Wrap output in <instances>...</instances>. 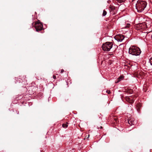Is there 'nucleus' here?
<instances>
[{"label":"nucleus","mask_w":152,"mask_h":152,"mask_svg":"<svg viewBox=\"0 0 152 152\" xmlns=\"http://www.w3.org/2000/svg\"><path fill=\"white\" fill-rule=\"evenodd\" d=\"M147 3L145 1L138 0L136 4V7L138 12H141L146 7Z\"/></svg>","instance_id":"1"},{"label":"nucleus","mask_w":152,"mask_h":152,"mask_svg":"<svg viewBox=\"0 0 152 152\" xmlns=\"http://www.w3.org/2000/svg\"><path fill=\"white\" fill-rule=\"evenodd\" d=\"M129 53L133 55L138 56L141 53L140 49L134 46H131L129 49Z\"/></svg>","instance_id":"2"},{"label":"nucleus","mask_w":152,"mask_h":152,"mask_svg":"<svg viewBox=\"0 0 152 152\" xmlns=\"http://www.w3.org/2000/svg\"><path fill=\"white\" fill-rule=\"evenodd\" d=\"M113 44L112 43L110 42H107L103 44L102 45V47L104 50L108 51L111 48Z\"/></svg>","instance_id":"3"},{"label":"nucleus","mask_w":152,"mask_h":152,"mask_svg":"<svg viewBox=\"0 0 152 152\" xmlns=\"http://www.w3.org/2000/svg\"><path fill=\"white\" fill-rule=\"evenodd\" d=\"M127 121L130 126L134 125L137 123V121L132 117H130L128 118Z\"/></svg>","instance_id":"4"},{"label":"nucleus","mask_w":152,"mask_h":152,"mask_svg":"<svg viewBox=\"0 0 152 152\" xmlns=\"http://www.w3.org/2000/svg\"><path fill=\"white\" fill-rule=\"evenodd\" d=\"M35 28L37 31H41L43 28L42 24L39 22H37L35 23Z\"/></svg>","instance_id":"5"},{"label":"nucleus","mask_w":152,"mask_h":152,"mask_svg":"<svg viewBox=\"0 0 152 152\" xmlns=\"http://www.w3.org/2000/svg\"><path fill=\"white\" fill-rule=\"evenodd\" d=\"M126 101L131 104L134 103V100L135 99V96H126L125 98Z\"/></svg>","instance_id":"6"},{"label":"nucleus","mask_w":152,"mask_h":152,"mask_svg":"<svg viewBox=\"0 0 152 152\" xmlns=\"http://www.w3.org/2000/svg\"><path fill=\"white\" fill-rule=\"evenodd\" d=\"M124 37L122 35H118L115 37V39L118 41L121 42L124 39Z\"/></svg>","instance_id":"7"},{"label":"nucleus","mask_w":152,"mask_h":152,"mask_svg":"<svg viewBox=\"0 0 152 152\" xmlns=\"http://www.w3.org/2000/svg\"><path fill=\"white\" fill-rule=\"evenodd\" d=\"M110 12L111 14L114 15L117 12V8L113 6H111L110 7Z\"/></svg>","instance_id":"8"},{"label":"nucleus","mask_w":152,"mask_h":152,"mask_svg":"<svg viewBox=\"0 0 152 152\" xmlns=\"http://www.w3.org/2000/svg\"><path fill=\"white\" fill-rule=\"evenodd\" d=\"M142 107V104L140 102H139L137 104L136 108L137 110V111L138 113H140L141 110V109Z\"/></svg>","instance_id":"9"},{"label":"nucleus","mask_w":152,"mask_h":152,"mask_svg":"<svg viewBox=\"0 0 152 152\" xmlns=\"http://www.w3.org/2000/svg\"><path fill=\"white\" fill-rule=\"evenodd\" d=\"M118 121L117 119V118L116 116L113 120L112 121L111 123L115 125H116L118 124Z\"/></svg>","instance_id":"10"},{"label":"nucleus","mask_w":152,"mask_h":152,"mask_svg":"<svg viewBox=\"0 0 152 152\" xmlns=\"http://www.w3.org/2000/svg\"><path fill=\"white\" fill-rule=\"evenodd\" d=\"M116 116H114L113 115H111L110 116V117L109 118L108 120L111 123L112 121L115 118Z\"/></svg>","instance_id":"11"},{"label":"nucleus","mask_w":152,"mask_h":152,"mask_svg":"<svg viewBox=\"0 0 152 152\" xmlns=\"http://www.w3.org/2000/svg\"><path fill=\"white\" fill-rule=\"evenodd\" d=\"M124 78V76H121L119 77L117 80V82L116 83H118L120 81L122 80H123Z\"/></svg>","instance_id":"12"},{"label":"nucleus","mask_w":152,"mask_h":152,"mask_svg":"<svg viewBox=\"0 0 152 152\" xmlns=\"http://www.w3.org/2000/svg\"><path fill=\"white\" fill-rule=\"evenodd\" d=\"M28 95L26 94L24 95V96H23L22 98V100H25V101H27V96Z\"/></svg>","instance_id":"13"},{"label":"nucleus","mask_w":152,"mask_h":152,"mask_svg":"<svg viewBox=\"0 0 152 152\" xmlns=\"http://www.w3.org/2000/svg\"><path fill=\"white\" fill-rule=\"evenodd\" d=\"M68 123L66 122V123H64L62 124V126L64 128H66L68 126Z\"/></svg>","instance_id":"14"},{"label":"nucleus","mask_w":152,"mask_h":152,"mask_svg":"<svg viewBox=\"0 0 152 152\" xmlns=\"http://www.w3.org/2000/svg\"><path fill=\"white\" fill-rule=\"evenodd\" d=\"M138 64L135 62H134L133 63H132V64L131 65V66H138Z\"/></svg>","instance_id":"15"},{"label":"nucleus","mask_w":152,"mask_h":152,"mask_svg":"<svg viewBox=\"0 0 152 152\" xmlns=\"http://www.w3.org/2000/svg\"><path fill=\"white\" fill-rule=\"evenodd\" d=\"M126 0H117L118 2L119 3L124 2Z\"/></svg>","instance_id":"16"},{"label":"nucleus","mask_w":152,"mask_h":152,"mask_svg":"<svg viewBox=\"0 0 152 152\" xmlns=\"http://www.w3.org/2000/svg\"><path fill=\"white\" fill-rule=\"evenodd\" d=\"M107 12L105 10H104L102 14V15L103 16H104L106 15L107 14Z\"/></svg>","instance_id":"17"},{"label":"nucleus","mask_w":152,"mask_h":152,"mask_svg":"<svg viewBox=\"0 0 152 152\" xmlns=\"http://www.w3.org/2000/svg\"><path fill=\"white\" fill-rule=\"evenodd\" d=\"M127 92L128 93H130V94H132V93H133V91L131 89H129L128 90V91H127Z\"/></svg>","instance_id":"18"},{"label":"nucleus","mask_w":152,"mask_h":152,"mask_svg":"<svg viewBox=\"0 0 152 152\" xmlns=\"http://www.w3.org/2000/svg\"><path fill=\"white\" fill-rule=\"evenodd\" d=\"M130 24L127 23L126 24V26L125 27L126 28H128V27H129L130 26Z\"/></svg>","instance_id":"19"},{"label":"nucleus","mask_w":152,"mask_h":152,"mask_svg":"<svg viewBox=\"0 0 152 152\" xmlns=\"http://www.w3.org/2000/svg\"><path fill=\"white\" fill-rule=\"evenodd\" d=\"M149 61H150L151 65H152V57L150 58Z\"/></svg>","instance_id":"20"},{"label":"nucleus","mask_w":152,"mask_h":152,"mask_svg":"<svg viewBox=\"0 0 152 152\" xmlns=\"http://www.w3.org/2000/svg\"><path fill=\"white\" fill-rule=\"evenodd\" d=\"M106 91V92L108 94H110L111 93V92L110 90H107Z\"/></svg>","instance_id":"21"},{"label":"nucleus","mask_w":152,"mask_h":152,"mask_svg":"<svg viewBox=\"0 0 152 152\" xmlns=\"http://www.w3.org/2000/svg\"><path fill=\"white\" fill-rule=\"evenodd\" d=\"M53 78L55 80V79H56V76L55 75H53Z\"/></svg>","instance_id":"22"},{"label":"nucleus","mask_w":152,"mask_h":152,"mask_svg":"<svg viewBox=\"0 0 152 152\" xmlns=\"http://www.w3.org/2000/svg\"><path fill=\"white\" fill-rule=\"evenodd\" d=\"M64 72V70L63 69H61V71L60 73H62Z\"/></svg>","instance_id":"23"},{"label":"nucleus","mask_w":152,"mask_h":152,"mask_svg":"<svg viewBox=\"0 0 152 152\" xmlns=\"http://www.w3.org/2000/svg\"><path fill=\"white\" fill-rule=\"evenodd\" d=\"M143 25L142 24V23H140V24H139V26H140V27H142V26Z\"/></svg>","instance_id":"24"},{"label":"nucleus","mask_w":152,"mask_h":152,"mask_svg":"<svg viewBox=\"0 0 152 152\" xmlns=\"http://www.w3.org/2000/svg\"><path fill=\"white\" fill-rule=\"evenodd\" d=\"M16 111L17 113V114H19V111Z\"/></svg>","instance_id":"25"},{"label":"nucleus","mask_w":152,"mask_h":152,"mask_svg":"<svg viewBox=\"0 0 152 152\" xmlns=\"http://www.w3.org/2000/svg\"><path fill=\"white\" fill-rule=\"evenodd\" d=\"M142 28H138V29H142Z\"/></svg>","instance_id":"26"},{"label":"nucleus","mask_w":152,"mask_h":152,"mask_svg":"<svg viewBox=\"0 0 152 152\" xmlns=\"http://www.w3.org/2000/svg\"><path fill=\"white\" fill-rule=\"evenodd\" d=\"M102 126H101V128H102Z\"/></svg>","instance_id":"27"},{"label":"nucleus","mask_w":152,"mask_h":152,"mask_svg":"<svg viewBox=\"0 0 152 152\" xmlns=\"http://www.w3.org/2000/svg\"><path fill=\"white\" fill-rule=\"evenodd\" d=\"M145 69H147V68H146L145 67Z\"/></svg>","instance_id":"28"}]
</instances>
